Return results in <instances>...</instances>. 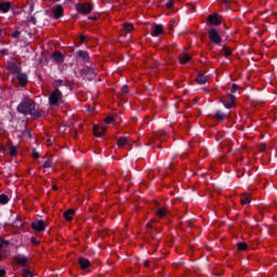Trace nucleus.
Wrapping results in <instances>:
<instances>
[{"label":"nucleus","instance_id":"obj_13","mask_svg":"<svg viewBox=\"0 0 277 277\" xmlns=\"http://www.w3.org/2000/svg\"><path fill=\"white\" fill-rule=\"evenodd\" d=\"M52 60L54 62H57V64H62V62H64V55H62V53L60 52H55L53 55H52Z\"/></svg>","mask_w":277,"mask_h":277},{"label":"nucleus","instance_id":"obj_19","mask_svg":"<svg viewBox=\"0 0 277 277\" xmlns=\"http://www.w3.org/2000/svg\"><path fill=\"white\" fill-rule=\"evenodd\" d=\"M129 144V137H121L118 140V146L122 148V146H127Z\"/></svg>","mask_w":277,"mask_h":277},{"label":"nucleus","instance_id":"obj_2","mask_svg":"<svg viewBox=\"0 0 277 277\" xmlns=\"http://www.w3.org/2000/svg\"><path fill=\"white\" fill-rule=\"evenodd\" d=\"M63 98L64 96L62 95V91H60V89H55L49 96L50 105L57 107L58 105H62Z\"/></svg>","mask_w":277,"mask_h":277},{"label":"nucleus","instance_id":"obj_35","mask_svg":"<svg viewBox=\"0 0 277 277\" xmlns=\"http://www.w3.org/2000/svg\"><path fill=\"white\" fill-rule=\"evenodd\" d=\"M237 90H239V85L233 84L232 92L235 93V92H237Z\"/></svg>","mask_w":277,"mask_h":277},{"label":"nucleus","instance_id":"obj_41","mask_svg":"<svg viewBox=\"0 0 277 277\" xmlns=\"http://www.w3.org/2000/svg\"><path fill=\"white\" fill-rule=\"evenodd\" d=\"M53 144V141L51 138L48 140V146H51Z\"/></svg>","mask_w":277,"mask_h":277},{"label":"nucleus","instance_id":"obj_36","mask_svg":"<svg viewBox=\"0 0 277 277\" xmlns=\"http://www.w3.org/2000/svg\"><path fill=\"white\" fill-rule=\"evenodd\" d=\"M8 241H5V240H0V250H1V248H3V246H8Z\"/></svg>","mask_w":277,"mask_h":277},{"label":"nucleus","instance_id":"obj_15","mask_svg":"<svg viewBox=\"0 0 277 277\" xmlns=\"http://www.w3.org/2000/svg\"><path fill=\"white\" fill-rule=\"evenodd\" d=\"M72 215H75V210L69 209L66 212H64V217L67 222H72Z\"/></svg>","mask_w":277,"mask_h":277},{"label":"nucleus","instance_id":"obj_20","mask_svg":"<svg viewBox=\"0 0 277 277\" xmlns=\"http://www.w3.org/2000/svg\"><path fill=\"white\" fill-rule=\"evenodd\" d=\"M157 215H159V217H166V215H168V209L166 208H159L157 210Z\"/></svg>","mask_w":277,"mask_h":277},{"label":"nucleus","instance_id":"obj_27","mask_svg":"<svg viewBox=\"0 0 277 277\" xmlns=\"http://www.w3.org/2000/svg\"><path fill=\"white\" fill-rule=\"evenodd\" d=\"M223 52L225 57H228V55L233 54V50L230 48H223Z\"/></svg>","mask_w":277,"mask_h":277},{"label":"nucleus","instance_id":"obj_17","mask_svg":"<svg viewBox=\"0 0 277 277\" xmlns=\"http://www.w3.org/2000/svg\"><path fill=\"white\" fill-rule=\"evenodd\" d=\"M79 265L81 266L82 269H85L87 267H90V261H88V259L81 258L79 260Z\"/></svg>","mask_w":277,"mask_h":277},{"label":"nucleus","instance_id":"obj_26","mask_svg":"<svg viewBox=\"0 0 277 277\" xmlns=\"http://www.w3.org/2000/svg\"><path fill=\"white\" fill-rule=\"evenodd\" d=\"M17 153H18V149L14 146H11V148H10L11 157H16Z\"/></svg>","mask_w":277,"mask_h":277},{"label":"nucleus","instance_id":"obj_3","mask_svg":"<svg viewBox=\"0 0 277 277\" xmlns=\"http://www.w3.org/2000/svg\"><path fill=\"white\" fill-rule=\"evenodd\" d=\"M31 227L34 230H37V233H42V230L47 228V223L43 220H35L31 223Z\"/></svg>","mask_w":277,"mask_h":277},{"label":"nucleus","instance_id":"obj_10","mask_svg":"<svg viewBox=\"0 0 277 277\" xmlns=\"http://www.w3.org/2000/svg\"><path fill=\"white\" fill-rule=\"evenodd\" d=\"M15 261L23 267H25V265H27V263H29V259L25 258V255H16Z\"/></svg>","mask_w":277,"mask_h":277},{"label":"nucleus","instance_id":"obj_22","mask_svg":"<svg viewBox=\"0 0 277 277\" xmlns=\"http://www.w3.org/2000/svg\"><path fill=\"white\" fill-rule=\"evenodd\" d=\"M8 202H10V197L5 194L0 195V205H8Z\"/></svg>","mask_w":277,"mask_h":277},{"label":"nucleus","instance_id":"obj_46","mask_svg":"<svg viewBox=\"0 0 277 277\" xmlns=\"http://www.w3.org/2000/svg\"><path fill=\"white\" fill-rule=\"evenodd\" d=\"M52 1H60V0H52Z\"/></svg>","mask_w":277,"mask_h":277},{"label":"nucleus","instance_id":"obj_38","mask_svg":"<svg viewBox=\"0 0 277 277\" xmlns=\"http://www.w3.org/2000/svg\"><path fill=\"white\" fill-rule=\"evenodd\" d=\"M32 157H34L35 159H38V157H40V153H38V151H32Z\"/></svg>","mask_w":277,"mask_h":277},{"label":"nucleus","instance_id":"obj_29","mask_svg":"<svg viewBox=\"0 0 277 277\" xmlns=\"http://www.w3.org/2000/svg\"><path fill=\"white\" fill-rule=\"evenodd\" d=\"M238 250H247L248 243L246 242H239L238 245Z\"/></svg>","mask_w":277,"mask_h":277},{"label":"nucleus","instance_id":"obj_11","mask_svg":"<svg viewBox=\"0 0 277 277\" xmlns=\"http://www.w3.org/2000/svg\"><path fill=\"white\" fill-rule=\"evenodd\" d=\"M10 8H12L10 2L0 3V12H2V14H6V12H10Z\"/></svg>","mask_w":277,"mask_h":277},{"label":"nucleus","instance_id":"obj_1","mask_svg":"<svg viewBox=\"0 0 277 277\" xmlns=\"http://www.w3.org/2000/svg\"><path fill=\"white\" fill-rule=\"evenodd\" d=\"M35 108L36 104H34V101L29 97L24 98V101L17 106L19 114H29V111H34Z\"/></svg>","mask_w":277,"mask_h":277},{"label":"nucleus","instance_id":"obj_21","mask_svg":"<svg viewBox=\"0 0 277 277\" xmlns=\"http://www.w3.org/2000/svg\"><path fill=\"white\" fill-rule=\"evenodd\" d=\"M192 60V56L189 54H184L180 57V64H187Z\"/></svg>","mask_w":277,"mask_h":277},{"label":"nucleus","instance_id":"obj_37","mask_svg":"<svg viewBox=\"0 0 277 277\" xmlns=\"http://www.w3.org/2000/svg\"><path fill=\"white\" fill-rule=\"evenodd\" d=\"M174 5V1L170 0L169 2H167V8H172Z\"/></svg>","mask_w":277,"mask_h":277},{"label":"nucleus","instance_id":"obj_34","mask_svg":"<svg viewBox=\"0 0 277 277\" xmlns=\"http://www.w3.org/2000/svg\"><path fill=\"white\" fill-rule=\"evenodd\" d=\"M122 94H129V87L124 85L121 88Z\"/></svg>","mask_w":277,"mask_h":277},{"label":"nucleus","instance_id":"obj_25","mask_svg":"<svg viewBox=\"0 0 277 277\" xmlns=\"http://www.w3.org/2000/svg\"><path fill=\"white\" fill-rule=\"evenodd\" d=\"M78 56L81 57V60H89L88 52L78 51Z\"/></svg>","mask_w":277,"mask_h":277},{"label":"nucleus","instance_id":"obj_40","mask_svg":"<svg viewBox=\"0 0 277 277\" xmlns=\"http://www.w3.org/2000/svg\"><path fill=\"white\" fill-rule=\"evenodd\" d=\"M0 277H5V269H0Z\"/></svg>","mask_w":277,"mask_h":277},{"label":"nucleus","instance_id":"obj_33","mask_svg":"<svg viewBox=\"0 0 277 277\" xmlns=\"http://www.w3.org/2000/svg\"><path fill=\"white\" fill-rule=\"evenodd\" d=\"M53 166V162L51 160H47L43 164V168H51Z\"/></svg>","mask_w":277,"mask_h":277},{"label":"nucleus","instance_id":"obj_16","mask_svg":"<svg viewBox=\"0 0 277 277\" xmlns=\"http://www.w3.org/2000/svg\"><path fill=\"white\" fill-rule=\"evenodd\" d=\"M228 102H226V101H224L223 103H224V105H225V107L227 108V109H230V107H233V105H235V97H234V95H228Z\"/></svg>","mask_w":277,"mask_h":277},{"label":"nucleus","instance_id":"obj_5","mask_svg":"<svg viewBox=\"0 0 277 277\" xmlns=\"http://www.w3.org/2000/svg\"><path fill=\"white\" fill-rule=\"evenodd\" d=\"M93 133L96 137H101L107 133V127L105 126H93Z\"/></svg>","mask_w":277,"mask_h":277},{"label":"nucleus","instance_id":"obj_23","mask_svg":"<svg viewBox=\"0 0 277 277\" xmlns=\"http://www.w3.org/2000/svg\"><path fill=\"white\" fill-rule=\"evenodd\" d=\"M241 205L246 206V205H250L251 200H250V195H245L241 197L240 200Z\"/></svg>","mask_w":277,"mask_h":277},{"label":"nucleus","instance_id":"obj_31","mask_svg":"<svg viewBox=\"0 0 277 277\" xmlns=\"http://www.w3.org/2000/svg\"><path fill=\"white\" fill-rule=\"evenodd\" d=\"M60 85H64V81H62V80H55V81H54V88H60Z\"/></svg>","mask_w":277,"mask_h":277},{"label":"nucleus","instance_id":"obj_28","mask_svg":"<svg viewBox=\"0 0 277 277\" xmlns=\"http://www.w3.org/2000/svg\"><path fill=\"white\" fill-rule=\"evenodd\" d=\"M214 118L216 120H224V118H226V115H224L223 113L219 111V113L215 114Z\"/></svg>","mask_w":277,"mask_h":277},{"label":"nucleus","instance_id":"obj_18","mask_svg":"<svg viewBox=\"0 0 277 277\" xmlns=\"http://www.w3.org/2000/svg\"><path fill=\"white\" fill-rule=\"evenodd\" d=\"M196 81L199 83V85H205V83H207V76L199 75L197 76Z\"/></svg>","mask_w":277,"mask_h":277},{"label":"nucleus","instance_id":"obj_30","mask_svg":"<svg viewBox=\"0 0 277 277\" xmlns=\"http://www.w3.org/2000/svg\"><path fill=\"white\" fill-rule=\"evenodd\" d=\"M124 29L127 34L133 30V24H124Z\"/></svg>","mask_w":277,"mask_h":277},{"label":"nucleus","instance_id":"obj_47","mask_svg":"<svg viewBox=\"0 0 277 277\" xmlns=\"http://www.w3.org/2000/svg\"><path fill=\"white\" fill-rule=\"evenodd\" d=\"M2 146L0 145V150H1Z\"/></svg>","mask_w":277,"mask_h":277},{"label":"nucleus","instance_id":"obj_9","mask_svg":"<svg viewBox=\"0 0 277 277\" xmlns=\"http://www.w3.org/2000/svg\"><path fill=\"white\" fill-rule=\"evenodd\" d=\"M8 70L13 72V75H18L21 72V68L15 63H8Z\"/></svg>","mask_w":277,"mask_h":277},{"label":"nucleus","instance_id":"obj_45","mask_svg":"<svg viewBox=\"0 0 277 277\" xmlns=\"http://www.w3.org/2000/svg\"><path fill=\"white\" fill-rule=\"evenodd\" d=\"M53 189H57V186H53Z\"/></svg>","mask_w":277,"mask_h":277},{"label":"nucleus","instance_id":"obj_7","mask_svg":"<svg viewBox=\"0 0 277 277\" xmlns=\"http://www.w3.org/2000/svg\"><path fill=\"white\" fill-rule=\"evenodd\" d=\"M160 34H163V25L156 24L151 27V36L157 38V36H160Z\"/></svg>","mask_w":277,"mask_h":277},{"label":"nucleus","instance_id":"obj_42","mask_svg":"<svg viewBox=\"0 0 277 277\" xmlns=\"http://www.w3.org/2000/svg\"><path fill=\"white\" fill-rule=\"evenodd\" d=\"M147 227H148V228H153V223H148V224H147Z\"/></svg>","mask_w":277,"mask_h":277},{"label":"nucleus","instance_id":"obj_32","mask_svg":"<svg viewBox=\"0 0 277 277\" xmlns=\"http://www.w3.org/2000/svg\"><path fill=\"white\" fill-rule=\"evenodd\" d=\"M114 120H116L114 117H107V118L105 119V123H106V124H111V122H114Z\"/></svg>","mask_w":277,"mask_h":277},{"label":"nucleus","instance_id":"obj_4","mask_svg":"<svg viewBox=\"0 0 277 277\" xmlns=\"http://www.w3.org/2000/svg\"><path fill=\"white\" fill-rule=\"evenodd\" d=\"M209 38L213 44H220L222 42V37H220V34H217V30L215 28H211L209 31Z\"/></svg>","mask_w":277,"mask_h":277},{"label":"nucleus","instance_id":"obj_8","mask_svg":"<svg viewBox=\"0 0 277 277\" xmlns=\"http://www.w3.org/2000/svg\"><path fill=\"white\" fill-rule=\"evenodd\" d=\"M64 15V9L62 8V5H57L54 10H53V18H62V16Z\"/></svg>","mask_w":277,"mask_h":277},{"label":"nucleus","instance_id":"obj_44","mask_svg":"<svg viewBox=\"0 0 277 277\" xmlns=\"http://www.w3.org/2000/svg\"><path fill=\"white\" fill-rule=\"evenodd\" d=\"M31 243H36V238H31Z\"/></svg>","mask_w":277,"mask_h":277},{"label":"nucleus","instance_id":"obj_24","mask_svg":"<svg viewBox=\"0 0 277 277\" xmlns=\"http://www.w3.org/2000/svg\"><path fill=\"white\" fill-rule=\"evenodd\" d=\"M23 277H34V274H31V271H29V268L24 267L23 269Z\"/></svg>","mask_w":277,"mask_h":277},{"label":"nucleus","instance_id":"obj_12","mask_svg":"<svg viewBox=\"0 0 277 277\" xmlns=\"http://www.w3.org/2000/svg\"><path fill=\"white\" fill-rule=\"evenodd\" d=\"M82 14H90L92 12V5L91 4H83L78 9Z\"/></svg>","mask_w":277,"mask_h":277},{"label":"nucleus","instance_id":"obj_6","mask_svg":"<svg viewBox=\"0 0 277 277\" xmlns=\"http://www.w3.org/2000/svg\"><path fill=\"white\" fill-rule=\"evenodd\" d=\"M208 21L210 25H222V16L215 13L209 15Z\"/></svg>","mask_w":277,"mask_h":277},{"label":"nucleus","instance_id":"obj_39","mask_svg":"<svg viewBox=\"0 0 277 277\" xmlns=\"http://www.w3.org/2000/svg\"><path fill=\"white\" fill-rule=\"evenodd\" d=\"M85 39H87L85 36H83V35L80 36V42H81V43L85 42Z\"/></svg>","mask_w":277,"mask_h":277},{"label":"nucleus","instance_id":"obj_14","mask_svg":"<svg viewBox=\"0 0 277 277\" xmlns=\"http://www.w3.org/2000/svg\"><path fill=\"white\" fill-rule=\"evenodd\" d=\"M17 81L22 85H27V75L18 72L17 74Z\"/></svg>","mask_w":277,"mask_h":277},{"label":"nucleus","instance_id":"obj_43","mask_svg":"<svg viewBox=\"0 0 277 277\" xmlns=\"http://www.w3.org/2000/svg\"><path fill=\"white\" fill-rule=\"evenodd\" d=\"M144 265H145L146 267H148L149 262H148V261H145V262H144Z\"/></svg>","mask_w":277,"mask_h":277}]
</instances>
